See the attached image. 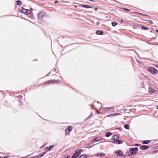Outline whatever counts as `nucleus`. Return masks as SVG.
<instances>
[{"instance_id":"33","label":"nucleus","mask_w":158,"mask_h":158,"mask_svg":"<svg viewBox=\"0 0 158 158\" xmlns=\"http://www.w3.org/2000/svg\"><path fill=\"white\" fill-rule=\"evenodd\" d=\"M123 9H124L125 10H126V11H130V10H128L127 8H123Z\"/></svg>"},{"instance_id":"31","label":"nucleus","mask_w":158,"mask_h":158,"mask_svg":"<svg viewBox=\"0 0 158 158\" xmlns=\"http://www.w3.org/2000/svg\"><path fill=\"white\" fill-rule=\"evenodd\" d=\"M139 14L140 15H143V16H148L147 15H145V14H142V13H139Z\"/></svg>"},{"instance_id":"45","label":"nucleus","mask_w":158,"mask_h":158,"mask_svg":"<svg viewBox=\"0 0 158 158\" xmlns=\"http://www.w3.org/2000/svg\"><path fill=\"white\" fill-rule=\"evenodd\" d=\"M97 8H95V10H97Z\"/></svg>"},{"instance_id":"2","label":"nucleus","mask_w":158,"mask_h":158,"mask_svg":"<svg viewBox=\"0 0 158 158\" xmlns=\"http://www.w3.org/2000/svg\"><path fill=\"white\" fill-rule=\"evenodd\" d=\"M138 149L137 147L131 148L129 149V151L131 152H136L137 153V151H138Z\"/></svg>"},{"instance_id":"41","label":"nucleus","mask_w":158,"mask_h":158,"mask_svg":"<svg viewBox=\"0 0 158 158\" xmlns=\"http://www.w3.org/2000/svg\"><path fill=\"white\" fill-rule=\"evenodd\" d=\"M47 152H46L44 153H43V154H44V155Z\"/></svg>"},{"instance_id":"46","label":"nucleus","mask_w":158,"mask_h":158,"mask_svg":"<svg viewBox=\"0 0 158 158\" xmlns=\"http://www.w3.org/2000/svg\"><path fill=\"white\" fill-rule=\"evenodd\" d=\"M57 1H56V2H55V3H57Z\"/></svg>"},{"instance_id":"19","label":"nucleus","mask_w":158,"mask_h":158,"mask_svg":"<svg viewBox=\"0 0 158 158\" xmlns=\"http://www.w3.org/2000/svg\"><path fill=\"white\" fill-rule=\"evenodd\" d=\"M78 156V155L75 153L71 158H76Z\"/></svg>"},{"instance_id":"5","label":"nucleus","mask_w":158,"mask_h":158,"mask_svg":"<svg viewBox=\"0 0 158 158\" xmlns=\"http://www.w3.org/2000/svg\"><path fill=\"white\" fill-rule=\"evenodd\" d=\"M53 146H51L49 147H46L44 149L45 150H47L48 151L51 150L53 147Z\"/></svg>"},{"instance_id":"27","label":"nucleus","mask_w":158,"mask_h":158,"mask_svg":"<svg viewBox=\"0 0 158 158\" xmlns=\"http://www.w3.org/2000/svg\"><path fill=\"white\" fill-rule=\"evenodd\" d=\"M65 131L66 135H67L69 132L68 131V130H67V128L65 130Z\"/></svg>"},{"instance_id":"42","label":"nucleus","mask_w":158,"mask_h":158,"mask_svg":"<svg viewBox=\"0 0 158 158\" xmlns=\"http://www.w3.org/2000/svg\"><path fill=\"white\" fill-rule=\"evenodd\" d=\"M139 144H136L135 145V146H139Z\"/></svg>"},{"instance_id":"47","label":"nucleus","mask_w":158,"mask_h":158,"mask_svg":"<svg viewBox=\"0 0 158 158\" xmlns=\"http://www.w3.org/2000/svg\"><path fill=\"white\" fill-rule=\"evenodd\" d=\"M121 22H123V20H121Z\"/></svg>"},{"instance_id":"28","label":"nucleus","mask_w":158,"mask_h":158,"mask_svg":"<svg viewBox=\"0 0 158 158\" xmlns=\"http://www.w3.org/2000/svg\"><path fill=\"white\" fill-rule=\"evenodd\" d=\"M117 140H115L111 142L114 144H117Z\"/></svg>"},{"instance_id":"26","label":"nucleus","mask_w":158,"mask_h":158,"mask_svg":"<svg viewBox=\"0 0 158 158\" xmlns=\"http://www.w3.org/2000/svg\"><path fill=\"white\" fill-rule=\"evenodd\" d=\"M147 21V22L148 23H149L152 24L153 23V22L152 20H148Z\"/></svg>"},{"instance_id":"50","label":"nucleus","mask_w":158,"mask_h":158,"mask_svg":"<svg viewBox=\"0 0 158 158\" xmlns=\"http://www.w3.org/2000/svg\"><path fill=\"white\" fill-rule=\"evenodd\" d=\"M90 1H93V0H90Z\"/></svg>"},{"instance_id":"43","label":"nucleus","mask_w":158,"mask_h":158,"mask_svg":"<svg viewBox=\"0 0 158 158\" xmlns=\"http://www.w3.org/2000/svg\"><path fill=\"white\" fill-rule=\"evenodd\" d=\"M156 32L158 33V30L156 29Z\"/></svg>"},{"instance_id":"30","label":"nucleus","mask_w":158,"mask_h":158,"mask_svg":"<svg viewBox=\"0 0 158 158\" xmlns=\"http://www.w3.org/2000/svg\"><path fill=\"white\" fill-rule=\"evenodd\" d=\"M44 154L43 153H41L39 155V156L40 157H42L44 156Z\"/></svg>"},{"instance_id":"34","label":"nucleus","mask_w":158,"mask_h":158,"mask_svg":"<svg viewBox=\"0 0 158 158\" xmlns=\"http://www.w3.org/2000/svg\"><path fill=\"white\" fill-rule=\"evenodd\" d=\"M40 158V157L39 156V155L36 156L35 157V158Z\"/></svg>"},{"instance_id":"22","label":"nucleus","mask_w":158,"mask_h":158,"mask_svg":"<svg viewBox=\"0 0 158 158\" xmlns=\"http://www.w3.org/2000/svg\"><path fill=\"white\" fill-rule=\"evenodd\" d=\"M87 156L86 155H81L80 156L79 158H86Z\"/></svg>"},{"instance_id":"35","label":"nucleus","mask_w":158,"mask_h":158,"mask_svg":"<svg viewBox=\"0 0 158 158\" xmlns=\"http://www.w3.org/2000/svg\"><path fill=\"white\" fill-rule=\"evenodd\" d=\"M109 109V107H106V108H103V109L104 110H106L107 109Z\"/></svg>"},{"instance_id":"8","label":"nucleus","mask_w":158,"mask_h":158,"mask_svg":"<svg viewBox=\"0 0 158 158\" xmlns=\"http://www.w3.org/2000/svg\"><path fill=\"white\" fill-rule=\"evenodd\" d=\"M115 153H117L118 156H122L123 155L122 152L120 150L115 152Z\"/></svg>"},{"instance_id":"3","label":"nucleus","mask_w":158,"mask_h":158,"mask_svg":"<svg viewBox=\"0 0 158 158\" xmlns=\"http://www.w3.org/2000/svg\"><path fill=\"white\" fill-rule=\"evenodd\" d=\"M150 69V71L152 74L157 73L158 72L157 70L155 68H152Z\"/></svg>"},{"instance_id":"1","label":"nucleus","mask_w":158,"mask_h":158,"mask_svg":"<svg viewBox=\"0 0 158 158\" xmlns=\"http://www.w3.org/2000/svg\"><path fill=\"white\" fill-rule=\"evenodd\" d=\"M46 17V14L44 12L41 11L38 14V19L40 20H44Z\"/></svg>"},{"instance_id":"6","label":"nucleus","mask_w":158,"mask_h":158,"mask_svg":"<svg viewBox=\"0 0 158 158\" xmlns=\"http://www.w3.org/2000/svg\"><path fill=\"white\" fill-rule=\"evenodd\" d=\"M22 12L23 13L26 14H29L30 12V10H27L26 9H22Z\"/></svg>"},{"instance_id":"12","label":"nucleus","mask_w":158,"mask_h":158,"mask_svg":"<svg viewBox=\"0 0 158 158\" xmlns=\"http://www.w3.org/2000/svg\"><path fill=\"white\" fill-rule=\"evenodd\" d=\"M105 155V154L103 153H98L96 155V156H104Z\"/></svg>"},{"instance_id":"17","label":"nucleus","mask_w":158,"mask_h":158,"mask_svg":"<svg viewBox=\"0 0 158 158\" xmlns=\"http://www.w3.org/2000/svg\"><path fill=\"white\" fill-rule=\"evenodd\" d=\"M150 142V140H144L143 141V144H148Z\"/></svg>"},{"instance_id":"24","label":"nucleus","mask_w":158,"mask_h":158,"mask_svg":"<svg viewBox=\"0 0 158 158\" xmlns=\"http://www.w3.org/2000/svg\"><path fill=\"white\" fill-rule=\"evenodd\" d=\"M117 144H120L123 143V142H122L120 140H117Z\"/></svg>"},{"instance_id":"38","label":"nucleus","mask_w":158,"mask_h":158,"mask_svg":"<svg viewBox=\"0 0 158 158\" xmlns=\"http://www.w3.org/2000/svg\"><path fill=\"white\" fill-rule=\"evenodd\" d=\"M155 148L156 149H157V150H158V147H156Z\"/></svg>"},{"instance_id":"39","label":"nucleus","mask_w":158,"mask_h":158,"mask_svg":"<svg viewBox=\"0 0 158 158\" xmlns=\"http://www.w3.org/2000/svg\"><path fill=\"white\" fill-rule=\"evenodd\" d=\"M92 114H93V113H90V116H89V117H88V118H89V117H90L91 116H92Z\"/></svg>"},{"instance_id":"48","label":"nucleus","mask_w":158,"mask_h":158,"mask_svg":"<svg viewBox=\"0 0 158 158\" xmlns=\"http://www.w3.org/2000/svg\"><path fill=\"white\" fill-rule=\"evenodd\" d=\"M2 158H6V157H3Z\"/></svg>"},{"instance_id":"37","label":"nucleus","mask_w":158,"mask_h":158,"mask_svg":"<svg viewBox=\"0 0 158 158\" xmlns=\"http://www.w3.org/2000/svg\"><path fill=\"white\" fill-rule=\"evenodd\" d=\"M96 24L97 25H98L100 24V23L99 22H97Z\"/></svg>"},{"instance_id":"7","label":"nucleus","mask_w":158,"mask_h":158,"mask_svg":"<svg viewBox=\"0 0 158 158\" xmlns=\"http://www.w3.org/2000/svg\"><path fill=\"white\" fill-rule=\"evenodd\" d=\"M119 138L118 136L117 135H115L112 137V139L113 140H116Z\"/></svg>"},{"instance_id":"18","label":"nucleus","mask_w":158,"mask_h":158,"mask_svg":"<svg viewBox=\"0 0 158 158\" xmlns=\"http://www.w3.org/2000/svg\"><path fill=\"white\" fill-rule=\"evenodd\" d=\"M124 127L125 128L129 129V126L128 124H126L124 125Z\"/></svg>"},{"instance_id":"36","label":"nucleus","mask_w":158,"mask_h":158,"mask_svg":"<svg viewBox=\"0 0 158 158\" xmlns=\"http://www.w3.org/2000/svg\"><path fill=\"white\" fill-rule=\"evenodd\" d=\"M114 108L113 107H109V109H110V110L113 109Z\"/></svg>"},{"instance_id":"13","label":"nucleus","mask_w":158,"mask_h":158,"mask_svg":"<svg viewBox=\"0 0 158 158\" xmlns=\"http://www.w3.org/2000/svg\"><path fill=\"white\" fill-rule=\"evenodd\" d=\"M112 135V134L110 132H108L106 134L105 136L107 137H108Z\"/></svg>"},{"instance_id":"23","label":"nucleus","mask_w":158,"mask_h":158,"mask_svg":"<svg viewBox=\"0 0 158 158\" xmlns=\"http://www.w3.org/2000/svg\"><path fill=\"white\" fill-rule=\"evenodd\" d=\"M67 129L68 130V131H72V127L71 126H69Z\"/></svg>"},{"instance_id":"16","label":"nucleus","mask_w":158,"mask_h":158,"mask_svg":"<svg viewBox=\"0 0 158 158\" xmlns=\"http://www.w3.org/2000/svg\"><path fill=\"white\" fill-rule=\"evenodd\" d=\"M103 33V32L99 30H98L96 32V34L97 35H101Z\"/></svg>"},{"instance_id":"49","label":"nucleus","mask_w":158,"mask_h":158,"mask_svg":"<svg viewBox=\"0 0 158 158\" xmlns=\"http://www.w3.org/2000/svg\"><path fill=\"white\" fill-rule=\"evenodd\" d=\"M0 158H2V157L0 156Z\"/></svg>"},{"instance_id":"9","label":"nucleus","mask_w":158,"mask_h":158,"mask_svg":"<svg viewBox=\"0 0 158 158\" xmlns=\"http://www.w3.org/2000/svg\"><path fill=\"white\" fill-rule=\"evenodd\" d=\"M82 150L81 149H78L76 151V153L77 155H78V156L79 155L81 154V152H82Z\"/></svg>"},{"instance_id":"40","label":"nucleus","mask_w":158,"mask_h":158,"mask_svg":"<svg viewBox=\"0 0 158 158\" xmlns=\"http://www.w3.org/2000/svg\"><path fill=\"white\" fill-rule=\"evenodd\" d=\"M91 108H94V106H93V105H91Z\"/></svg>"},{"instance_id":"20","label":"nucleus","mask_w":158,"mask_h":158,"mask_svg":"<svg viewBox=\"0 0 158 158\" xmlns=\"http://www.w3.org/2000/svg\"><path fill=\"white\" fill-rule=\"evenodd\" d=\"M136 154V152H131V153H129V154L128 156H131L134 154Z\"/></svg>"},{"instance_id":"10","label":"nucleus","mask_w":158,"mask_h":158,"mask_svg":"<svg viewBox=\"0 0 158 158\" xmlns=\"http://www.w3.org/2000/svg\"><path fill=\"white\" fill-rule=\"evenodd\" d=\"M101 139V138L99 136L97 137L96 138H95L94 139V141H96L100 140Z\"/></svg>"},{"instance_id":"25","label":"nucleus","mask_w":158,"mask_h":158,"mask_svg":"<svg viewBox=\"0 0 158 158\" xmlns=\"http://www.w3.org/2000/svg\"><path fill=\"white\" fill-rule=\"evenodd\" d=\"M118 24L116 22H112V25L113 26H115Z\"/></svg>"},{"instance_id":"32","label":"nucleus","mask_w":158,"mask_h":158,"mask_svg":"<svg viewBox=\"0 0 158 158\" xmlns=\"http://www.w3.org/2000/svg\"><path fill=\"white\" fill-rule=\"evenodd\" d=\"M112 116H113V114H111L108 115L107 116V117H112Z\"/></svg>"},{"instance_id":"15","label":"nucleus","mask_w":158,"mask_h":158,"mask_svg":"<svg viewBox=\"0 0 158 158\" xmlns=\"http://www.w3.org/2000/svg\"><path fill=\"white\" fill-rule=\"evenodd\" d=\"M17 5H20L22 4V2L20 0H18L16 2Z\"/></svg>"},{"instance_id":"14","label":"nucleus","mask_w":158,"mask_h":158,"mask_svg":"<svg viewBox=\"0 0 158 158\" xmlns=\"http://www.w3.org/2000/svg\"><path fill=\"white\" fill-rule=\"evenodd\" d=\"M155 92V90L154 89H153L151 88H149V92L150 93H152Z\"/></svg>"},{"instance_id":"44","label":"nucleus","mask_w":158,"mask_h":158,"mask_svg":"<svg viewBox=\"0 0 158 158\" xmlns=\"http://www.w3.org/2000/svg\"><path fill=\"white\" fill-rule=\"evenodd\" d=\"M156 108L158 110V106H157Z\"/></svg>"},{"instance_id":"21","label":"nucleus","mask_w":158,"mask_h":158,"mask_svg":"<svg viewBox=\"0 0 158 158\" xmlns=\"http://www.w3.org/2000/svg\"><path fill=\"white\" fill-rule=\"evenodd\" d=\"M141 29L143 30H148V28L142 26L141 27Z\"/></svg>"},{"instance_id":"11","label":"nucleus","mask_w":158,"mask_h":158,"mask_svg":"<svg viewBox=\"0 0 158 158\" xmlns=\"http://www.w3.org/2000/svg\"><path fill=\"white\" fill-rule=\"evenodd\" d=\"M81 7H84L85 8H92V7L90 6H89L88 5H81Z\"/></svg>"},{"instance_id":"4","label":"nucleus","mask_w":158,"mask_h":158,"mask_svg":"<svg viewBox=\"0 0 158 158\" xmlns=\"http://www.w3.org/2000/svg\"><path fill=\"white\" fill-rule=\"evenodd\" d=\"M149 147L148 146L144 145H141L140 147V148L142 150H146Z\"/></svg>"},{"instance_id":"29","label":"nucleus","mask_w":158,"mask_h":158,"mask_svg":"<svg viewBox=\"0 0 158 158\" xmlns=\"http://www.w3.org/2000/svg\"><path fill=\"white\" fill-rule=\"evenodd\" d=\"M120 114L118 113H115V114H113V116H114L118 115H119Z\"/></svg>"}]
</instances>
